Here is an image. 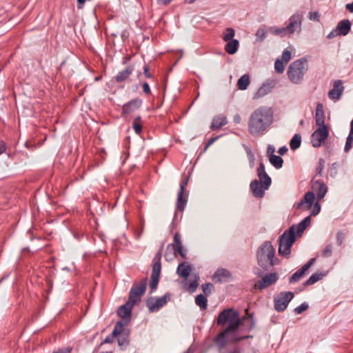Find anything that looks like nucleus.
<instances>
[{
    "instance_id": "6",
    "label": "nucleus",
    "mask_w": 353,
    "mask_h": 353,
    "mask_svg": "<svg viewBox=\"0 0 353 353\" xmlns=\"http://www.w3.org/2000/svg\"><path fill=\"white\" fill-rule=\"evenodd\" d=\"M242 319L239 312L233 308H227L219 313L216 319L218 325L223 326L228 323V326L232 325V331L238 332Z\"/></svg>"
},
{
    "instance_id": "51",
    "label": "nucleus",
    "mask_w": 353,
    "mask_h": 353,
    "mask_svg": "<svg viewBox=\"0 0 353 353\" xmlns=\"http://www.w3.org/2000/svg\"><path fill=\"white\" fill-rule=\"evenodd\" d=\"M174 246L175 248H179L180 249L181 246H183L181 241V236L179 233H176L174 235Z\"/></svg>"
},
{
    "instance_id": "38",
    "label": "nucleus",
    "mask_w": 353,
    "mask_h": 353,
    "mask_svg": "<svg viewBox=\"0 0 353 353\" xmlns=\"http://www.w3.org/2000/svg\"><path fill=\"white\" fill-rule=\"evenodd\" d=\"M325 276L323 273H314L305 281L304 285H311L321 280Z\"/></svg>"
},
{
    "instance_id": "55",
    "label": "nucleus",
    "mask_w": 353,
    "mask_h": 353,
    "mask_svg": "<svg viewBox=\"0 0 353 353\" xmlns=\"http://www.w3.org/2000/svg\"><path fill=\"white\" fill-rule=\"evenodd\" d=\"M337 168H338L337 163H333L332 164L331 173H330L331 176L334 177L336 176V174L337 173V172H336Z\"/></svg>"
},
{
    "instance_id": "41",
    "label": "nucleus",
    "mask_w": 353,
    "mask_h": 353,
    "mask_svg": "<svg viewBox=\"0 0 353 353\" xmlns=\"http://www.w3.org/2000/svg\"><path fill=\"white\" fill-rule=\"evenodd\" d=\"M267 30L265 28H260L256 32V41L257 42H262L266 37Z\"/></svg>"
},
{
    "instance_id": "9",
    "label": "nucleus",
    "mask_w": 353,
    "mask_h": 353,
    "mask_svg": "<svg viewBox=\"0 0 353 353\" xmlns=\"http://www.w3.org/2000/svg\"><path fill=\"white\" fill-rule=\"evenodd\" d=\"M148 279L145 277L140 283H134L129 292L128 300L136 304L145 292Z\"/></svg>"
},
{
    "instance_id": "62",
    "label": "nucleus",
    "mask_w": 353,
    "mask_h": 353,
    "mask_svg": "<svg viewBox=\"0 0 353 353\" xmlns=\"http://www.w3.org/2000/svg\"><path fill=\"white\" fill-rule=\"evenodd\" d=\"M117 342H118V345L119 346H122L127 341H126V339L125 338H118L117 339Z\"/></svg>"
},
{
    "instance_id": "47",
    "label": "nucleus",
    "mask_w": 353,
    "mask_h": 353,
    "mask_svg": "<svg viewBox=\"0 0 353 353\" xmlns=\"http://www.w3.org/2000/svg\"><path fill=\"white\" fill-rule=\"evenodd\" d=\"M332 253V245L328 244L322 251V256L323 257H329Z\"/></svg>"
},
{
    "instance_id": "12",
    "label": "nucleus",
    "mask_w": 353,
    "mask_h": 353,
    "mask_svg": "<svg viewBox=\"0 0 353 353\" xmlns=\"http://www.w3.org/2000/svg\"><path fill=\"white\" fill-rule=\"evenodd\" d=\"M170 300V294L169 293H166L161 297H151L148 299L146 302V306L148 307L150 312H157L164 306Z\"/></svg>"
},
{
    "instance_id": "53",
    "label": "nucleus",
    "mask_w": 353,
    "mask_h": 353,
    "mask_svg": "<svg viewBox=\"0 0 353 353\" xmlns=\"http://www.w3.org/2000/svg\"><path fill=\"white\" fill-rule=\"evenodd\" d=\"M320 210H321V205L318 202H316L314 204V208L311 211V215H312V216L317 215L320 212Z\"/></svg>"
},
{
    "instance_id": "25",
    "label": "nucleus",
    "mask_w": 353,
    "mask_h": 353,
    "mask_svg": "<svg viewBox=\"0 0 353 353\" xmlns=\"http://www.w3.org/2000/svg\"><path fill=\"white\" fill-rule=\"evenodd\" d=\"M274 88V83L272 81L271 82H266L264 83L257 90L256 94H254V99H259L261 98L268 93L271 92V90Z\"/></svg>"
},
{
    "instance_id": "61",
    "label": "nucleus",
    "mask_w": 353,
    "mask_h": 353,
    "mask_svg": "<svg viewBox=\"0 0 353 353\" xmlns=\"http://www.w3.org/2000/svg\"><path fill=\"white\" fill-rule=\"evenodd\" d=\"M288 149L286 146H283L279 149L278 153L281 155H284L288 152Z\"/></svg>"
},
{
    "instance_id": "49",
    "label": "nucleus",
    "mask_w": 353,
    "mask_h": 353,
    "mask_svg": "<svg viewBox=\"0 0 353 353\" xmlns=\"http://www.w3.org/2000/svg\"><path fill=\"white\" fill-rule=\"evenodd\" d=\"M308 18L310 21H319L320 14L318 11L310 12L308 14Z\"/></svg>"
},
{
    "instance_id": "58",
    "label": "nucleus",
    "mask_w": 353,
    "mask_h": 353,
    "mask_svg": "<svg viewBox=\"0 0 353 353\" xmlns=\"http://www.w3.org/2000/svg\"><path fill=\"white\" fill-rule=\"evenodd\" d=\"M143 74L146 78H152V75L149 72V67L147 65H145L143 67Z\"/></svg>"
},
{
    "instance_id": "29",
    "label": "nucleus",
    "mask_w": 353,
    "mask_h": 353,
    "mask_svg": "<svg viewBox=\"0 0 353 353\" xmlns=\"http://www.w3.org/2000/svg\"><path fill=\"white\" fill-rule=\"evenodd\" d=\"M134 70L132 65L127 66L124 70L118 72L115 76L114 79L117 83H121L127 80Z\"/></svg>"
},
{
    "instance_id": "22",
    "label": "nucleus",
    "mask_w": 353,
    "mask_h": 353,
    "mask_svg": "<svg viewBox=\"0 0 353 353\" xmlns=\"http://www.w3.org/2000/svg\"><path fill=\"white\" fill-rule=\"evenodd\" d=\"M344 87L341 80L335 81L333 88L328 92V97L330 99L339 100L343 94Z\"/></svg>"
},
{
    "instance_id": "17",
    "label": "nucleus",
    "mask_w": 353,
    "mask_h": 353,
    "mask_svg": "<svg viewBox=\"0 0 353 353\" xmlns=\"http://www.w3.org/2000/svg\"><path fill=\"white\" fill-rule=\"evenodd\" d=\"M316 258L310 259L301 269L295 272L292 276L289 279L290 283H296L303 278L309 268L314 263Z\"/></svg>"
},
{
    "instance_id": "36",
    "label": "nucleus",
    "mask_w": 353,
    "mask_h": 353,
    "mask_svg": "<svg viewBox=\"0 0 353 353\" xmlns=\"http://www.w3.org/2000/svg\"><path fill=\"white\" fill-rule=\"evenodd\" d=\"M195 303L199 306L201 310H205L208 306V299L206 296L200 294L195 298Z\"/></svg>"
},
{
    "instance_id": "1",
    "label": "nucleus",
    "mask_w": 353,
    "mask_h": 353,
    "mask_svg": "<svg viewBox=\"0 0 353 353\" xmlns=\"http://www.w3.org/2000/svg\"><path fill=\"white\" fill-rule=\"evenodd\" d=\"M273 120V113L270 108L261 106L250 115L248 121V130L253 136H257L270 125Z\"/></svg>"
},
{
    "instance_id": "2",
    "label": "nucleus",
    "mask_w": 353,
    "mask_h": 353,
    "mask_svg": "<svg viewBox=\"0 0 353 353\" xmlns=\"http://www.w3.org/2000/svg\"><path fill=\"white\" fill-rule=\"evenodd\" d=\"M311 183L312 191L307 192L304 195V197L296 203V208L297 209L303 208L305 210H308L311 208L314 203L315 194L318 200L323 199L325 196L327 192V188L323 181L312 179Z\"/></svg>"
},
{
    "instance_id": "16",
    "label": "nucleus",
    "mask_w": 353,
    "mask_h": 353,
    "mask_svg": "<svg viewBox=\"0 0 353 353\" xmlns=\"http://www.w3.org/2000/svg\"><path fill=\"white\" fill-rule=\"evenodd\" d=\"M291 59V52L285 49L282 53L281 59H277L274 63L275 71L279 74L283 73L285 70V65Z\"/></svg>"
},
{
    "instance_id": "40",
    "label": "nucleus",
    "mask_w": 353,
    "mask_h": 353,
    "mask_svg": "<svg viewBox=\"0 0 353 353\" xmlns=\"http://www.w3.org/2000/svg\"><path fill=\"white\" fill-rule=\"evenodd\" d=\"M132 128L137 134H140L141 133L142 124H141V120L140 116L137 117L134 119L133 123H132Z\"/></svg>"
},
{
    "instance_id": "18",
    "label": "nucleus",
    "mask_w": 353,
    "mask_h": 353,
    "mask_svg": "<svg viewBox=\"0 0 353 353\" xmlns=\"http://www.w3.org/2000/svg\"><path fill=\"white\" fill-rule=\"evenodd\" d=\"M126 325V322L119 321L116 323L114 327L112 332V334L107 336L101 344L104 343H112L114 341V337L118 336L123 331L124 327Z\"/></svg>"
},
{
    "instance_id": "11",
    "label": "nucleus",
    "mask_w": 353,
    "mask_h": 353,
    "mask_svg": "<svg viewBox=\"0 0 353 353\" xmlns=\"http://www.w3.org/2000/svg\"><path fill=\"white\" fill-rule=\"evenodd\" d=\"M294 294L292 292H281L274 299V306L276 311L283 312L289 303L294 298Z\"/></svg>"
},
{
    "instance_id": "20",
    "label": "nucleus",
    "mask_w": 353,
    "mask_h": 353,
    "mask_svg": "<svg viewBox=\"0 0 353 353\" xmlns=\"http://www.w3.org/2000/svg\"><path fill=\"white\" fill-rule=\"evenodd\" d=\"M143 101L139 98H135L127 102L123 105L122 114H129L139 109L142 105Z\"/></svg>"
},
{
    "instance_id": "48",
    "label": "nucleus",
    "mask_w": 353,
    "mask_h": 353,
    "mask_svg": "<svg viewBox=\"0 0 353 353\" xmlns=\"http://www.w3.org/2000/svg\"><path fill=\"white\" fill-rule=\"evenodd\" d=\"M308 304L305 302L301 303L299 306L296 307L294 309V312L296 314H301L303 312L305 311L308 308Z\"/></svg>"
},
{
    "instance_id": "59",
    "label": "nucleus",
    "mask_w": 353,
    "mask_h": 353,
    "mask_svg": "<svg viewBox=\"0 0 353 353\" xmlns=\"http://www.w3.org/2000/svg\"><path fill=\"white\" fill-rule=\"evenodd\" d=\"M274 147L271 145H269L268 146V148H267V154L269 156V157H270V155H274Z\"/></svg>"
},
{
    "instance_id": "37",
    "label": "nucleus",
    "mask_w": 353,
    "mask_h": 353,
    "mask_svg": "<svg viewBox=\"0 0 353 353\" xmlns=\"http://www.w3.org/2000/svg\"><path fill=\"white\" fill-rule=\"evenodd\" d=\"M270 163L276 168L280 169L283 166V159L277 155H270L269 158Z\"/></svg>"
},
{
    "instance_id": "19",
    "label": "nucleus",
    "mask_w": 353,
    "mask_h": 353,
    "mask_svg": "<svg viewBox=\"0 0 353 353\" xmlns=\"http://www.w3.org/2000/svg\"><path fill=\"white\" fill-rule=\"evenodd\" d=\"M278 279L279 276L276 272L267 274L262 276L261 279L258 281V288L260 290L265 289L276 283Z\"/></svg>"
},
{
    "instance_id": "8",
    "label": "nucleus",
    "mask_w": 353,
    "mask_h": 353,
    "mask_svg": "<svg viewBox=\"0 0 353 353\" xmlns=\"http://www.w3.org/2000/svg\"><path fill=\"white\" fill-rule=\"evenodd\" d=\"M161 252H157L153 259L152 271L151 274V281L150 288L151 292L156 290L161 274Z\"/></svg>"
},
{
    "instance_id": "60",
    "label": "nucleus",
    "mask_w": 353,
    "mask_h": 353,
    "mask_svg": "<svg viewBox=\"0 0 353 353\" xmlns=\"http://www.w3.org/2000/svg\"><path fill=\"white\" fill-rule=\"evenodd\" d=\"M6 150V143L3 141H0V155L5 152Z\"/></svg>"
},
{
    "instance_id": "43",
    "label": "nucleus",
    "mask_w": 353,
    "mask_h": 353,
    "mask_svg": "<svg viewBox=\"0 0 353 353\" xmlns=\"http://www.w3.org/2000/svg\"><path fill=\"white\" fill-rule=\"evenodd\" d=\"M199 279V276L198 275H195L194 279L192 281H190L189 286H188V290L190 292L192 293L196 290V288L199 285V283H198Z\"/></svg>"
},
{
    "instance_id": "64",
    "label": "nucleus",
    "mask_w": 353,
    "mask_h": 353,
    "mask_svg": "<svg viewBox=\"0 0 353 353\" xmlns=\"http://www.w3.org/2000/svg\"><path fill=\"white\" fill-rule=\"evenodd\" d=\"M346 8L350 12H353V2L351 3H347L346 5Z\"/></svg>"
},
{
    "instance_id": "13",
    "label": "nucleus",
    "mask_w": 353,
    "mask_h": 353,
    "mask_svg": "<svg viewBox=\"0 0 353 353\" xmlns=\"http://www.w3.org/2000/svg\"><path fill=\"white\" fill-rule=\"evenodd\" d=\"M329 135V130L327 126L318 127L311 135V142L314 148H319L325 141Z\"/></svg>"
},
{
    "instance_id": "14",
    "label": "nucleus",
    "mask_w": 353,
    "mask_h": 353,
    "mask_svg": "<svg viewBox=\"0 0 353 353\" xmlns=\"http://www.w3.org/2000/svg\"><path fill=\"white\" fill-rule=\"evenodd\" d=\"M188 179L182 180L180 183V189L177 194L176 208L180 212H183L187 204L186 185Z\"/></svg>"
},
{
    "instance_id": "42",
    "label": "nucleus",
    "mask_w": 353,
    "mask_h": 353,
    "mask_svg": "<svg viewBox=\"0 0 353 353\" xmlns=\"http://www.w3.org/2000/svg\"><path fill=\"white\" fill-rule=\"evenodd\" d=\"M225 32V34L223 36V39L225 41H229L233 39L235 34L234 30L232 28H228Z\"/></svg>"
},
{
    "instance_id": "15",
    "label": "nucleus",
    "mask_w": 353,
    "mask_h": 353,
    "mask_svg": "<svg viewBox=\"0 0 353 353\" xmlns=\"http://www.w3.org/2000/svg\"><path fill=\"white\" fill-rule=\"evenodd\" d=\"M135 304L130 302L128 300L125 304L121 305L117 309V314L123 319V322H126V325L130 320L132 310Z\"/></svg>"
},
{
    "instance_id": "35",
    "label": "nucleus",
    "mask_w": 353,
    "mask_h": 353,
    "mask_svg": "<svg viewBox=\"0 0 353 353\" xmlns=\"http://www.w3.org/2000/svg\"><path fill=\"white\" fill-rule=\"evenodd\" d=\"M268 32L276 35L279 36L281 37H284L285 36L288 35V33L286 32L285 28H279L276 26H271L268 28Z\"/></svg>"
},
{
    "instance_id": "56",
    "label": "nucleus",
    "mask_w": 353,
    "mask_h": 353,
    "mask_svg": "<svg viewBox=\"0 0 353 353\" xmlns=\"http://www.w3.org/2000/svg\"><path fill=\"white\" fill-rule=\"evenodd\" d=\"M219 138V136H216L214 137H212L210 138L208 141V143L205 147V150H207V148L211 145L214 142H215Z\"/></svg>"
},
{
    "instance_id": "54",
    "label": "nucleus",
    "mask_w": 353,
    "mask_h": 353,
    "mask_svg": "<svg viewBox=\"0 0 353 353\" xmlns=\"http://www.w3.org/2000/svg\"><path fill=\"white\" fill-rule=\"evenodd\" d=\"M143 92L145 94H150L151 93V90L149 84L147 82H143L142 83Z\"/></svg>"
},
{
    "instance_id": "31",
    "label": "nucleus",
    "mask_w": 353,
    "mask_h": 353,
    "mask_svg": "<svg viewBox=\"0 0 353 353\" xmlns=\"http://www.w3.org/2000/svg\"><path fill=\"white\" fill-rule=\"evenodd\" d=\"M311 223L310 216H307L303 220H302L298 225H292L291 227H294L293 232L294 234H301L306 228L310 225Z\"/></svg>"
},
{
    "instance_id": "27",
    "label": "nucleus",
    "mask_w": 353,
    "mask_h": 353,
    "mask_svg": "<svg viewBox=\"0 0 353 353\" xmlns=\"http://www.w3.org/2000/svg\"><path fill=\"white\" fill-rule=\"evenodd\" d=\"M228 123V119L225 116L222 114H219L215 116L210 125V129L212 130H216L220 129L221 127L225 125Z\"/></svg>"
},
{
    "instance_id": "44",
    "label": "nucleus",
    "mask_w": 353,
    "mask_h": 353,
    "mask_svg": "<svg viewBox=\"0 0 353 353\" xmlns=\"http://www.w3.org/2000/svg\"><path fill=\"white\" fill-rule=\"evenodd\" d=\"M214 288V285L210 283H206L202 285V290L206 296H209L212 289Z\"/></svg>"
},
{
    "instance_id": "33",
    "label": "nucleus",
    "mask_w": 353,
    "mask_h": 353,
    "mask_svg": "<svg viewBox=\"0 0 353 353\" xmlns=\"http://www.w3.org/2000/svg\"><path fill=\"white\" fill-rule=\"evenodd\" d=\"M239 46L237 39H232L229 41L225 46V50L230 54H234L238 50Z\"/></svg>"
},
{
    "instance_id": "45",
    "label": "nucleus",
    "mask_w": 353,
    "mask_h": 353,
    "mask_svg": "<svg viewBox=\"0 0 353 353\" xmlns=\"http://www.w3.org/2000/svg\"><path fill=\"white\" fill-rule=\"evenodd\" d=\"M352 143H353V136L348 134L347 139H346L345 148H344V151L345 152H349L350 150L352 148Z\"/></svg>"
},
{
    "instance_id": "5",
    "label": "nucleus",
    "mask_w": 353,
    "mask_h": 353,
    "mask_svg": "<svg viewBox=\"0 0 353 353\" xmlns=\"http://www.w3.org/2000/svg\"><path fill=\"white\" fill-rule=\"evenodd\" d=\"M308 69V65L305 59H299L292 62L287 71L289 80L294 83H300Z\"/></svg>"
},
{
    "instance_id": "34",
    "label": "nucleus",
    "mask_w": 353,
    "mask_h": 353,
    "mask_svg": "<svg viewBox=\"0 0 353 353\" xmlns=\"http://www.w3.org/2000/svg\"><path fill=\"white\" fill-rule=\"evenodd\" d=\"M250 83V76L247 74H243L237 81L238 88L241 90H246Z\"/></svg>"
},
{
    "instance_id": "52",
    "label": "nucleus",
    "mask_w": 353,
    "mask_h": 353,
    "mask_svg": "<svg viewBox=\"0 0 353 353\" xmlns=\"http://www.w3.org/2000/svg\"><path fill=\"white\" fill-rule=\"evenodd\" d=\"M345 234L341 231H339L336 234L337 243L339 245H341L343 243V241L345 239Z\"/></svg>"
},
{
    "instance_id": "3",
    "label": "nucleus",
    "mask_w": 353,
    "mask_h": 353,
    "mask_svg": "<svg viewBox=\"0 0 353 353\" xmlns=\"http://www.w3.org/2000/svg\"><path fill=\"white\" fill-rule=\"evenodd\" d=\"M258 265L265 270H270L277 263L275 249L270 241L264 242L256 252Z\"/></svg>"
},
{
    "instance_id": "4",
    "label": "nucleus",
    "mask_w": 353,
    "mask_h": 353,
    "mask_svg": "<svg viewBox=\"0 0 353 353\" xmlns=\"http://www.w3.org/2000/svg\"><path fill=\"white\" fill-rule=\"evenodd\" d=\"M232 325L227 326L214 337L213 342L219 353L225 349L229 341L237 343L243 339L252 338L251 335L239 336L238 332L232 331Z\"/></svg>"
},
{
    "instance_id": "39",
    "label": "nucleus",
    "mask_w": 353,
    "mask_h": 353,
    "mask_svg": "<svg viewBox=\"0 0 353 353\" xmlns=\"http://www.w3.org/2000/svg\"><path fill=\"white\" fill-rule=\"evenodd\" d=\"M301 143V136L299 134H295L290 142V148L292 150L298 149Z\"/></svg>"
},
{
    "instance_id": "30",
    "label": "nucleus",
    "mask_w": 353,
    "mask_h": 353,
    "mask_svg": "<svg viewBox=\"0 0 353 353\" xmlns=\"http://www.w3.org/2000/svg\"><path fill=\"white\" fill-rule=\"evenodd\" d=\"M192 265H190L188 263H185V262H182L178 265L176 272H177V274L181 277L186 279L190 275V273L192 271Z\"/></svg>"
},
{
    "instance_id": "24",
    "label": "nucleus",
    "mask_w": 353,
    "mask_h": 353,
    "mask_svg": "<svg viewBox=\"0 0 353 353\" xmlns=\"http://www.w3.org/2000/svg\"><path fill=\"white\" fill-rule=\"evenodd\" d=\"M257 176L261 182H263L265 183V188H269L271 185L272 180L271 178L266 173L265 170V165L263 162H260L259 167L257 168Z\"/></svg>"
},
{
    "instance_id": "23",
    "label": "nucleus",
    "mask_w": 353,
    "mask_h": 353,
    "mask_svg": "<svg viewBox=\"0 0 353 353\" xmlns=\"http://www.w3.org/2000/svg\"><path fill=\"white\" fill-rule=\"evenodd\" d=\"M232 274L229 270L225 268H219L213 275V279L216 282H229Z\"/></svg>"
},
{
    "instance_id": "32",
    "label": "nucleus",
    "mask_w": 353,
    "mask_h": 353,
    "mask_svg": "<svg viewBox=\"0 0 353 353\" xmlns=\"http://www.w3.org/2000/svg\"><path fill=\"white\" fill-rule=\"evenodd\" d=\"M170 250L171 252H173V254L175 256H176V254H179L181 258L185 259V252L183 250V246H181L180 249L179 248H175L174 244H169L167 246L165 253V258L166 260H168V252Z\"/></svg>"
},
{
    "instance_id": "50",
    "label": "nucleus",
    "mask_w": 353,
    "mask_h": 353,
    "mask_svg": "<svg viewBox=\"0 0 353 353\" xmlns=\"http://www.w3.org/2000/svg\"><path fill=\"white\" fill-rule=\"evenodd\" d=\"M246 152H247V154L248 156L249 160H250V167L252 168L254 166V160H255L254 154L251 151V150L249 149L248 148H246Z\"/></svg>"
},
{
    "instance_id": "10",
    "label": "nucleus",
    "mask_w": 353,
    "mask_h": 353,
    "mask_svg": "<svg viewBox=\"0 0 353 353\" xmlns=\"http://www.w3.org/2000/svg\"><path fill=\"white\" fill-rule=\"evenodd\" d=\"M302 21L303 14L301 12H296L288 19L287 26L285 27L288 36L295 32H301Z\"/></svg>"
},
{
    "instance_id": "28",
    "label": "nucleus",
    "mask_w": 353,
    "mask_h": 353,
    "mask_svg": "<svg viewBox=\"0 0 353 353\" xmlns=\"http://www.w3.org/2000/svg\"><path fill=\"white\" fill-rule=\"evenodd\" d=\"M315 123L318 127L326 126L325 125V115L323 112V105L322 103H318L315 112Z\"/></svg>"
},
{
    "instance_id": "26",
    "label": "nucleus",
    "mask_w": 353,
    "mask_h": 353,
    "mask_svg": "<svg viewBox=\"0 0 353 353\" xmlns=\"http://www.w3.org/2000/svg\"><path fill=\"white\" fill-rule=\"evenodd\" d=\"M336 28L339 36H345L350 31L351 23L348 19L341 20L338 23Z\"/></svg>"
},
{
    "instance_id": "46",
    "label": "nucleus",
    "mask_w": 353,
    "mask_h": 353,
    "mask_svg": "<svg viewBox=\"0 0 353 353\" xmlns=\"http://www.w3.org/2000/svg\"><path fill=\"white\" fill-rule=\"evenodd\" d=\"M325 161L323 159H320L318 162V165L316 169V175L321 176L323 170L324 169Z\"/></svg>"
},
{
    "instance_id": "21",
    "label": "nucleus",
    "mask_w": 353,
    "mask_h": 353,
    "mask_svg": "<svg viewBox=\"0 0 353 353\" xmlns=\"http://www.w3.org/2000/svg\"><path fill=\"white\" fill-rule=\"evenodd\" d=\"M265 183L256 179H254L250 183V189L252 194L256 198H262L264 196L265 190L268 188H265Z\"/></svg>"
},
{
    "instance_id": "7",
    "label": "nucleus",
    "mask_w": 353,
    "mask_h": 353,
    "mask_svg": "<svg viewBox=\"0 0 353 353\" xmlns=\"http://www.w3.org/2000/svg\"><path fill=\"white\" fill-rule=\"evenodd\" d=\"M294 227H290L279 237V254L281 256L289 258L291 248L296 240V234L293 232Z\"/></svg>"
},
{
    "instance_id": "63",
    "label": "nucleus",
    "mask_w": 353,
    "mask_h": 353,
    "mask_svg": "<svg viewBox=\"0 0 353 353\" xmlns=\"http://www.w3.org/2000/svg\"><path fill=\"white\" fill-rule=\"evenodd\" d=\"M233 120L235 123H240L241 121V116L239 114H235L234 116Z\"/></svg>"
},
{
    "instance_id": "57",
    "label": "nucleus",
    "mask_w": 353,
    "mask_h": 353,
    "mask_svg": "<svg viewBox=\"0 0 353 353\" xmlns=\"http://www.w3.org/2000/svg\"><path fill=\"white\" fill-rule=\"evenodd\" d=\"M338 31L336 29L332 30L327 35V38L329 39H333L336 36H339V34H338Z\"/></svg>"
}]
</instances>
